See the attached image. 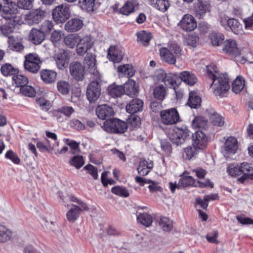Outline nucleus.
Here are the masks:
<instances>
[{
  "instance_id": "1",
  "label": "nucleus",
  "mask_w": 253,
  "mask_h": 253,
  "mask_svg": "<svg viewBox=\"0 0 253 253\" xmlns=\"http://www.w3.org/2000/svg\"><path fill=\"white\" fill-rule=\"evenodd\" d=\"M229 79L227 74H221L218 76L211 73L209 75V81L207 83L209 85V90L215 96H225L230 88Z\"/></svg>"
},
{
  "instance_id": "2",
  "label": "nucleus",
  "mask_w": 253,
  "mask_h": 253,
  "mask_svg": "<svg viewBox=\"0 0 253 253\" xmlns=\"http://www.w3.org/2000/svg\"><path fill=\"white\" fill-rule=\"evenodd\" d=\"M181 48L176 43L169 44L168 47L160 49V55L162 61L169 64H175L176 58L181 55Z\"/></svg>"
},
{
  "instance_id": "3",
  "label": "nucleus",
  "mask_w": 253,
  "mask_h": 253,
  "mask_svg": "<svg viewBox=\"0 0 253 253\" xmlns=\"http://www.w3.org/2000/svg\"><path fill=\"white\" fill-rule=\"evenodd\" d=\"M104 130L108 132L124 133L127 128V124L118 119L106 120L102 126Z\"/></svg>"
},
{
  "instance_id": "4",
  "label": "nucleus",
  "mask_w": 253,
  "mask_h": 253,
  "mask_svg": "<svg viewBox=\"0 0 253 253\" xmlns=\"http://www.w3.org/2000/svg\"><path fill=\"white\" fill-rule=\"evenodd\" d=\"M24 67L25 69L33 74L38 72L42 62L39 56L35 53H30L25 56Z\"/></svg>"
},
{
  "instance_id": "5",
  "label": "nucleus",
  "mask_w": 253,
  "mask_h": 253,
  "mask_svg": "<svg viewBox=\"0 0 253 253\" xmlns=\"http://www.w3.org/2000/svg\"><path fill=\"white\" fill-rule=\"evenodd\" d=\"M189 130L186 126L175 127L169 132V137L173 143L179 145L184 143L189 136Z\"/></svg>"
},
{
  "instance_id": "6",
  "label": "nucleus",
  "mask_w": 253,
  "mask_h": 253,
  "mask_svg": "<svg viewBox=\"0 0 253 253\" xmlns=\"http://www.w3.org/2000/svg\"><path fill=\"white\" fill-rule=\"evenodd\" d=\"M52 15L57 23L65 22L70 16V5L65 3L57 6L53 10Z\"/></svg>"
},
{
  "instance_id": "7",
  "label": "nucleus",
  "mask_w": 253,
  "mask_h": 253,
  "mask_svg": "<svg viewBox=\"0 0 253 253\" xmlns=\"http://www.w3.org/2000/svg\"><path fill=\"white\" fill-rule=\"evenodd\" d=\"M160 116L162 123L166 125H174L180 121L179 114L174 108L161 111Z\"/></svg>"
},
{
  "instance_id": "8",
  "label": "nucleus",
  "mask_w": 253,
  "mask_h": 253,
  "mask_svg": "<svg viewBox=\"0 0 253 253\" xmlns=\"http://www.w3.org/2000/svg\"><path fill=\"white\" fill-rule=\"evenodd\" d=\"M89 84L86 90V96L90 102L95 101L99 97L101 92V86L99 84V79H94Z\"/></svg>"
},
{
  "instance_id": "9",
  "label": "nucleus",
  "mask_w": 253,
  "mask_h": 253,
  "mask_svg": "<svg viewBox=\"0 0 253 253\" xmlns=\"http://www.w3.org/2000/svg\"><path fill=\"white\" fill-rule=\"evenodd\" d=\"M94 42L90 35H86L79 39L76 47L78 55H84L93 46Z\"/></svg>"
},
{
  "instance_id": "10",
  "label": "nucleus",
  "mask_w": 253,
  "mask_h": 253,
  "mask_svg": "<svg viewBox=\"0 0 253 253\" xmlns=\"http://www.w3.org/2000/svg\"><path fill=\"white\" fill-rule=\"evenodd\" d=\"M84 63L86 65L87 70L91 75L90 78L99 79L100 75L96 68L95 55L87 53L84 58Z\"/></svg>"
},
{
  "instance_id": "11",
  "label": "nucleus",
  "mask_w": 253,
  "mask_h": 253,
  "mask_svg": "<svg viewBox=\"0 0 253 253\" xmlns=\"http://www.w3.org/2000/svg\"><path fill=\"white\" fill-rule=\"evenodd\" d=\"M178 186L181 188L188 187H198L200 188L206 187V183L196 180L192 176L185 175L184 173L180 175V178L178 183Z\"/></svg>"
},
{
  "instance_id": "12",
  "label": "nucleus",
  "mask_w": 253,
  "mask_h": 253,
  "mask_svg": "<svg viewBox=\"0 0 253 253\" xmlns=\"http://www.w3.org/2000/svg\"><path fill=\"white\" fill-rule=\"evenodd\" d=\"M178 25L183 31L191 32L197 27V22L192 15L186 14L183 16Z\"/></svg>"
},
{
  "instance_id": "13",
  "label": "nucleus",
  "mask_w": 253,
  "mask_h": 253,
  "mask_svg": "<svg viewBox=\"0 0 253 253\" xmlns=\"http://www.w3.org/2000/svg\"><path fill=\"white\" fill-rule=\"evenodd\" d=\"M45 12L43 10L36 9L30 11L25 16V21L28 25H32L38 24L44 17Z\"/></svg>"
},
{
  "instance_id": "14",
  "label": "nucleus",
  "mask_w": 253,
  "mask_h": 253,
  "mask_svg": "<svg viewBox=\"0 0 253 253\" xmlns=\"http://www.w3.org/2000/svg\"><path fill=\"white\" fill-rule=\"evenodd\" d=\"M223 51L234 57L241 54V50L238 47L236 41L232 39L226 40L223 43Z\"/></svg>"
},
{
  "instance_id": "15",
  "label": "nucleus",
  "mask_w": 253,
  "mask_h": 253,
  "mask_svg": "<svg viewBox=\"0 0 253 253\" xmlns=\"http://www.w3.org/2000/svg\"><path fill=\"white\" fill-rule=\"evenodd\" d=\"M71 75L78 81H83L84 77V68L78 62H73L69 67Z\"/></svg>"
},
{
  "instance_id": "16",
  "label": "nucleus",
  "mask_w": 253,
  "mask_h": 253,
  "mask_svg": "<svg viewBox=\"0 0 253 253\" xmlns=\"http://www.w3.org/2000/svg\"><path fill=\"white\" fill-rule=\"evenodd\" d=\"M108 51V57L110 61L114 63H119L122 60L124 55V49L122 47L111 46Z\"/></svg>"
},
{
  "instance_id": "17",
  "label": "nucleus",
  "mask_w": 253,
  "mask_h": 253,
  "mask_svg": "<svg viewBox=\"0 0 253 253\" xmlns=\"http://www.w3.org/2000/svg\"><path fill=\"white\" fill-rule=\"evenodd\" d=\"M7 42L8 49L13 51L21 52L24 49L23 38L21 37L13 36L9 37Z\"/></svg>"
},
{
  "instance_id": "18",
  "label": "nucleus",
  "mask_w": 253,
  "mask_h": 253,
  "mask_svg": "<svg viewBox=\"0 0 253 253\" xmlns=\"http://www.w3.org/2000/svg\"><path fill=\"white\" fill-rule=\"evenodd\" d=\"M17 9L16 8L10 7V5H8L4 6L0 11V15L2 19V21H10L14 20V21L18 22V17L17 16Z\"/></svg>"
},
{
  "instance_id": "19",
  "label": "nucleus",
  "mask_w": 253,
  "mask_h": 253,
  "mask_svg": "<svg viewBox=\"0 0 253 253\" xmlns=\"http://www.w3.org/2000/svg\"><path fill=\"white\" fill-rule=\"evenodd\" d=\"M193 146L197 147L199 150H204L206 148V131L197 130L192 135Z\"/></svg>"
},
{
  "instance_id": "20",
  "label": "nucleus",
  "mask_w": 253,
  "mask_h": 253,
  "mask_svg": "<svg viewBox=\"0 0 253 253\" xmlns=\"http://www.w3.org/2000/svg\"><path fill=\"white\" fill-rule=\"evenodd\" d=\"M209 123L214 126H222L225 124L224 118L220 114L216 113L212 108L207 109Z\"/></svg>"
},
{
  "instance_id": "21",
  "label": "nucleus",
  "mask_w": 253,
  "mask_h": 253,
  "mask_svg": "<svg viewBox=\"0 0 253 253\" xmlns=\"http://www.w3.org/2000/svg\"><path fill=\"white\" fill-rule=\"evenodd\" d=\"M237 140L234 137H229L226 140L222 152L225 156L235 154L237 150Z\"/></svg>"
},
{
  "instance_id": "22",
  "label": "nucleus",
  "mask_w": 253,
  "mask_h": 253,
  "mask_svg": "<svg viewBox=\"0 0 253 253\" xmlns=\"http://www.w3.org/2000/svg\"><path fill=\"white\" fill-rule=\"evenodd\" d=\"M96 113L98 117L102 120H110L109 118L114 115L113 108L107 105L98 106L96 109Z\"/></svg>"
},
{
  "instance_id": "23",
  "label": "nucleus",
  "mask_w": 253,
  "mask_h": 253,
  "mask_svg": "<svg viewBox=\"0 0 253 253\" xmlns=\"http://www.w3.org/2000/svg\"><path fill=\"white\" fill-rule=\"evenodd\" d=\"M57 67L62 70L67 66L69 60L68 54L64 50H61L54 57Z\"/></svg>"
},
{
  "instance_id": "24",
  "label": "nucleus",
  "mask_w": 253,
  "mask_h": 253,
  "mask_svg": "<svg viewBox=\"0 0 253 253\" xmlns=\"http://www.w3.org/2000/svg\"><path fill=\"white\" fill-rule=\"evenodd\" d=\"M83 21L80 18H74L69 20L65 25V29L69 32L78 31L83 26Z\"/></svg>"
},
{
  "instance_id": "25",
  "label": "nucleus",
  "mask_w": 253,
  "mask_h": 253,
  "mask_svg": "<svg viewBox=\"0 0 253 253\" xmlns=\"http://www.w3.org/2000/svg\"><path fill=\"white\" fill-rule=\"evenodd\" d=\"M40 76L44 83L50 84L55 82L57 73L52 70L42 69L40 71Z\"/></svg>"
},
{
  "instance_id": "26",
  "label": "nucleus",
  "mask_w": 253,
  "mask_h": 253,
  "mask_svg": "<svg viewBox=\"0 0 253 253\" xmlns=\"http://www.w3.org/2000/svg\"><path fill=\"white\" fill-rule=\"evenodd\" d=\"M143 102L141 99L134 98L132 99L129 103L126 106L127 112L130 114H134L141 111L143 109Z\"/></svg>"
},
{
  "instance_id": "27",
  "label": "nucleus",
  "mask_w": 253,
  "mask_h": 253,
  "mask_svg": "<svg viewBox=\"0 0 253 253\" xmlns=\"http://www.w3.org/2000/svg\"><path fill=\"white\" fill-rule=\"evenodd\" d=\"M29 40L35 44H41L45 38V36L39 29L33 28L28 36Z\"/></svg>"
},
{
  "instance_id": "28",
  "label": "nucleus",
  "mask_w": 253,
  "mask_h": 253,
  "mask_svg": "<svg viewBox=\"0 0 253 253\" xmlns=\"http://www.w3.org/2000/svg\"><path fill=\"white\" fill-rule=\"evenodd\" d=\"M153 168V163L149 160H141L137 168L138 173L142 176L147 175Z\"/></svg>"
},
{
  "instance_id": "29",
  "label": "nucleus",
  "mask_w": 253,
  "mask_h": 253,
  "mask_svg": "<svg viewBox=\"0 0 253 253\" xmlns=\"http://www.w3.org/2000/svg\"><path fill=\"white\" fill-rule=\"evenodd\" d=\"M81 211V209L80 207L72 204L71 208L66 213L67 220L70 222H75L79 217Z\"/></svg>"
},
{
  "instance_id": "30",
  "label": "nucleus",
  "mask_w": 253,
  "mask_h": 253,
  "mask_svg": "<svg viewBox=\"0 0 253 253\" xmlns=\"http://www.w3.org/2000/svg\"><path fill=\"white\" fill-rule=\"evenodd\" d=\"M123 88L125 89V93L127 95L131 97L137 95L138 92L134 81L129 79L125 84Z\"/></svg>"
},
{
  "instance_id": "31",
  "label": "nucleus",
  "mask_w": 253,
  "mask_h": 253,
  "mask_svg": "<svg viewBox=\"0 0 253 253\" xmlns=\"http://www.w3.org/2000/svg\"><path fill=\"white\" fill-rule=\"evenodd\" d=\"M2 23L3 24L0 26V30L1 33L6 37H10L9 35L13 32L17 22L12 20V21H2Z\"/></svg>"
},
{
  "instance_id": "32",
  "label": "nucleus",
  "mask_w": 253,
  "mask_h": 253,
  "mask_svg": "<svg viewBox=\"0 0 253 253\" xmlns=\"http://www.w3.org/2000/svg\"><path fill=\"white\" fill-rule=\"evenodd\" d=\"M201 103V98L197 92L191 91L189 93L188 101L187 104L191 108L196 109L199 107Z\"/></svg>"
},
{
  "instance_id": "33",
  "label": "nucleus",
  "mask_w": 253,
  "mask_h": 253,
  "mask_svg": "<svg viewBox=\"0 0 253 253\" xmlns=\"http://www.w3.org/2000/svg\"><path fill=\"white\" fill-rule=\"evenodd\" d=\"M179 77L181 81L190 86L194 85L197 82L196 76L189 71L181 72Z\"/></svg>"
},
{
  "instance_id": "34",
  "label": "nucleus",
  "mask_w": 253,
  "mask_h": 253,
  "mask_svg": "<svg viewBox=\"0 0 253 253\" xmlns=\"http://www.w3.org/2000/svg\"><path fill=\"white\" fill-rule=\"evenodd\" d=\"M137 5L138 3L135 0H129L120 8V12L123 15H128L133 12L135 6Z\"/></svg>"
},
{
  "instance_id": "35",
  "label": "nucleus",
  "mask_w": 253,
  "mask_h": 253,
  "mask_svg": "<svg viewBox=\"0 0 253 253\" xmlns=\"http://www.w3.org/2000/svg\"><path fill=\"white\" fill-rule=\"evenodd\" d=\"M118 72L120 75L126 76L127 78H129L134 76L135 71L131 65L126 64L119 66Z\"/></svg>"
},
{
  "instance_id": "36",
  "label": "nucleus",
  "mask_w": 253,
  "mask_h": 253,
  "mask_svg": "<svg viewBox=\"0 0 253 253\" xmlns=\"http://www.w3.org/2000/svg\"><path fill=\"white\" fill-rule=\"evenodd\" d=\"M108 90L109 95L113 97H120L125 93V89L123 85H118L115 84L110 85L108 86Z\"/></svg>"
},
{
  "instance_id": "37",
  "label": "nucleus",
  "mask_w": 253,
  "mask_h": 253,
  "mask_svg": "<svg viewBox=\"0 0 253 253\" xmlns=\"http://www.w3.org/2000/svg\"><path fill=\"white\" fill-rule=\"evenodd\" d=\"M178 76L172 73H167V76L164 81L166 85L169 88L172 87L176 91V86H177V80H178Z\"/></svg>"
},
{
  "instance_id": "38",
  "label": "nucleus",
  "mask_w": 253,
  "mask_h": 253,
  "mask_svg": "<svg viewBox=\"0 0 253 253\" xmlns=\"http://www.w3.org/2000/svg\"><path fill=\"white\" fill-rule=\"evenodd\" d=\"M228 29H230L236 35L242 34L243 32V26L235 18H230L229 21Z\"/></svg>"
},
{
  "instance_id": "39",
  "label": "nucleus",
  "mask_w": 253,
  "mask_h": 253,
  "mask_svg": "<svg viewBox=\"0 0 253 253\" xmlns=\"http://www.w3.org/2000/svg\"><path fill=\"white\" fill-rule=\"evenodd\" d=\"M0 72L2 75L7 77L14 76L18 73L19 71L17 68L14 67L11 64L6 63L1 66Z\"/></svg>"
},
{
  "instance_id": "40",
  "label": "nucleus",
  "mask_w": 253,
  "mask_h": 253,
  "mask_svg": "<svg viewBox=\"0 0 253 253\" xmlns=\"http://www.w3.org/2000/svg\"><path fill=\"white\" fill-rule=\"evenodd\" d=\"M241 175L243 174L245 178H253V168L247 163H243L240 166Z\"/></svg>"
},
{
  "instance_id": "41",
  "label": "nucleus",
  "mask_w": 253,
  "mask_h": 253,
  "mask_svg": "<svg viewBox=\"0 0 253 253\" xmlns=\"http://www.w3.org/2000/svg\"><path fill=\"white\" fill-rule=\"evenodd\" d=\"M209 39L212 45L219 46L222 43L224 36L222 34L212 32L209 35Z\"/></svg>"
},
{
  "instance_id": "42",
  "label": "nucleus",
  "mask_w": 253,
  "mask_h": 253,
  "mask_svg": "<svg viewBox=\"0 0 253 253\" xmlns=\"http://www.w3.org/2000/svg\"><path fill=\"white\" fill-rule=\"evenodd\" d=\"M137 220L142 225L149 227L153 222L152 216L147 213H140L137 215Z\"/></svg>"
},
{
  "instance_id": "43",
  "label": "nucleus",
  "mask_w": 253,
  "mask_h": 253,
  "mask_svg": "<svg viewBox=\"0 0 253 253\" xmlns=\"http://www.w3.org/2000/svg\"><path fill=\"white\" fill-rule=\"evenodd\" d=\"M137 42L144 45H147L152 38L151 34L145 31H141L137 33Z\"/></svg>"
},
{
  "instance_id": "44",
  "label": "nucleus",
  "mask_w": 253,
  "mask_h": 253,
  "mask_svg": "<svg viewBox=\"0 0 253 253\" xmlns=\"http://www.w3.org/2000/svg\"><path fill=\"white\" fill-rule=\"evenodd\" d=\"M192 127L197 130L206 131V119L202 116L196 117L192 121Z\"/></svg>"
},
{
  "instance_id": "45",
  "label": "nucleus",
  "mask_w": 253,
  "mask_h": 253,
  "mask_svg": "<svg viewBox=\"0 0 253 253\" xmlns=\"http://www.w3.org/2000/svg\"><path fill=\"white\" fill-rule=\"evenodd\" d=\"M196 201L197 204L196 208L197 211L199 213V217L202 218L203 221H206V213L200 209V208L206 209V196H204L203 199L197 198Z\"/></svg>"
},
{
  "instance_id": "46",
  "label": "nucleus",
  "mask_w": 253,
  "mask_h": 253,
  "mask_svg": "<svg viewBox=\"0 0 253 253\" xmlns=\"http://www.w3.org/2000/svg\"><path fill=\"white\" fill-rule=\"evenodd\" d=\"M79 39L78 34H69L64 38L65 43L69 48H73L76 45L77 46Z\"/></svg>"
},
{
  "instance_id": "47",
  "label": "nucleus",
  "mask_w": 253,
  "mask_h": 253,
  "mask_svg": "<svg viewBox=\"0 0 253 253\" xmlns=\"http://www.w3.org/2000/svg\"><path fill=\"white\" fill-rule=\"evenodd\" d=\"M195 8L196 16L199 18H203L206 14V0H197Z\"/></svg>"
},
{
  "instance_id": "48",
  "label": "nucleus",
  "mask_w": 253,
  "mask_h": 253,
  "mask_svg": "<svg viewBox=\"0 0 253 253\" xmlns=\"http://www.w3.org/2000/svg\"><path fill=\"white\" fill-rule=\"evenodd\" d=\"M13 84H15V86L20 88L28 83V78L22 75H15L12 77Z\"/></svg>"
},
{
  "instance_id": "49",
  "label": "nucleus",
  "mask_w": 253,
  "mask_h": 253,
  "mask_svg": "<svg viewBox=\"0 0 253 253\" xmlns=\"http://www.w3.org/2000/svg\"><path fill=\"white\" fill-rule=\"evenodd\" d=\"M159 225L164 231H170L173 228L172 221L165 216L160 218Z\"/></svg>"
},
{
  "instance_id": "50",
  "label": "nucleus",
  "mask_w": 253,
  "mask_h": 253,
  "mask_svg": "<svg viewBox=\"0 0 253 253\" xmlns=\"http://www.w3.org/2000/svg\"><path fill=\"white\" fill-rule=\"evenodd\" d=\"M245 85V81L243 77L238 76L232 83V90L237 94L243 89Z\"/></svg>"
},
{
  "instance_id": "51",
  "label": "nucleus",
  "mask_w": 253,
  "mask_h": 253,
  "mask_svg": "<svg viewBox=\"0 0 253 253\" xmlns=\"http://www.w3.org/2000/svg\"><path fill=\"white\" fill-rule=\"evenodd\" d=\"M95 0H79V5L83 10L93 11L94 10Z\"/></svg>"
},
{
  "instance_id": "52",
  "label": "nucleus",
  "mask_w": 253,
  "mask_h": 253,
  "mask_svg": "<svg viewBox=\"0 0 253 253\" xmlns=\"http://www.w3.org/2000/svg\"><path fill=\"white\" fill-rule=\"evenodd\" d=\"M199 149L195 146H189L184 149V154L183 155V157L188 160H191L196 155Z\"/></svg>"
},
{
  "instance_id": "53",
  "label": "nucleus",
  "mask_w": 253,
  "mask_h": 253,
  "mask_svg": "<svg viewBox=\"0 0 253 253\" xmlns=\"http://www.w3.org/2000/svg\"><path fill=\"white\" fill-rule=\"evenodd\" d=\"M111 192L117 196L125 198L128 197L129 195L128 190L126 188L120 186L113 187L111 189Z\"/></svg>"
},
{
  "instance_id": "54",
  "label": "nucleus",
  "mask_w": 253,
  "mask_h": 253,
  "mask_svg": "<svg viewBox=\"0 0 253 253\" xmlns=\"http://www.w3.org/2000/svg\"><path fill=\"white\" fill-rule=\"evenodd\" d=\"M69 163L72 166L79 169L84 165V161L82 156L77 155L70 159Z\"/></svg>"
},
{
  "instance_id": "55",
  "label": "nucleus",
  "mask_w": 253,
  "mask_h": 253,
  "mask_svg": "<svg viewBox=\"0 0 253 253\" xmlns=\"http://www.w3.org/2000/svg\"><path fill=\"white\" fill-rule=\"evenodd\" d=\"M154 97L159 100H163L166 95L165 87L162 85L156 87L153 90Z\"/></svg>"
},
{
  "instance_id": "56",
  "label": "nucleus",
  "mask_w": 253,
  "mask_h": 253,
  "mask_svg": "<svg viewBox=\"0 0 253 253\" xmlns=\"http://www.w3.org/2000/svg\"><path fill=\"white\" fill-rule=\"evenodd\" d=\"M12 236L11 232L5 226L0 225V242H5L9 240Z\"/></svg>"
},
{
  "instance_id": "57",
  "label": "nucleus",
  "mask_w": 253,
  "mask_h": 253,
  "mask_svg": "<svg viewBox=\"0 0 253 253\" xmlns=\"http://www.w3.org/2000/svg\"><path fill=\"white\" fill-rule=\"evenodd\" d=\"M57 88L59 92L62 94H67L70 90V85L66 81H60L57 84Z\"/></svg>"
},
{
  "instance_id": "58",
  "label": "nucleus",
  "mask_w": 253,
  "mask_h": 253,
  "mask_svg": "<svg viewBox=\"0 0 253 253\" xmlns=\"http://www.w3.org/2000/svg\"><path fill=\"white\" fill-rule=\"evenodd\" d=\"M37 148L41 152H48L50 150H52L54 147V145L50 144L48 139H46V144L41 141L37 142L36 144Z\"/></svg>"
},
{
  "instance_id": "59",
  "label": "nucleus",
  "mask_w": 253,
  "mask_h": 253,
  "mask_svg": "<svg viewBox=\"0 0 253 253\" xmlns=\"http://www.w3.org/2000/svg\"><path fill=\"white\" fill-rule=\"evenodd\" d=\"M153 6L162 12L168 10L169 3L167 0H157Z\"/></svg>"
},
{
  "instance_id": "60",
  "label": "nucleus",
  "mask_w": 253,
  "mask_h": 253,
  "mask_svg": "<svg viewBox=\"0 0 253 253\" xmlns=\"http://www.w3.org/2000/svg\"><path fill=\"white\" fill-rule=\"evenodd\" d=\"M53 27V25L51 21L45 20L42 24L39 30L46 36L50 33Z\"/></svg>"
},
{
  "instance_id": "61",
  "label": "nucleus",
  "mask_w": 253,
  "mask_h": 253,
  "mask_svg": "<svg viewBox=\"0 0 253 253\" xmlns=\"http://www.w3.org/2000/svg\"><path fill=\"white\" fill-rule=\"evenodd\" d=\"M20 91L23 95L30 97H34L36 95L35 89L32 86L27 84L20 88Z\"/></svg>"
},
{
  "instance_id": "62",
  "label": "nucleus",
  "mask_w": 253,
  "mask_h": 253,
  "mask_svg": "<svg viewBox=\"0 0 253 253\" xmlns=\"http://www.w3.org/2000/svg\"><path fill=\"white\" fill-rule=\"evenodd\" d=\"M5 158L11 160L14 164L18 165L20 163V159L17 155L12 150H9L5 154Z\"/></svg>"
},
{
  "instance_id": "63",
  "label": "nucleus",
  "mask_w": 253,
  "mask_h": 253,
  "mask_svg": "<svg viewBox=\"0 0 253 253\" xmlns=\"http://www.w3.org/2000/svg\"><path fill=\"white\" fill-rule=\"evenodd\" d=\"M33 0H18L17 6L22 9H30L33 7Z\"/></svg>"
},
{
  "instance_id": "64",
  "label": "nucleus",
  "mask_w": 253,
  "mask_h": 253,
  "mask_svg": "<svg viewBox=\"0 0 253 253\" xmlns=\"http://www.w3.org/2000/svg\"><path fill=\"white\" fill-rule=\"evenodd\" d=\"M37 103L43 111H47L50 109V103L44 98H39L37 99Z\"/></svg>"
}]
</instances>
